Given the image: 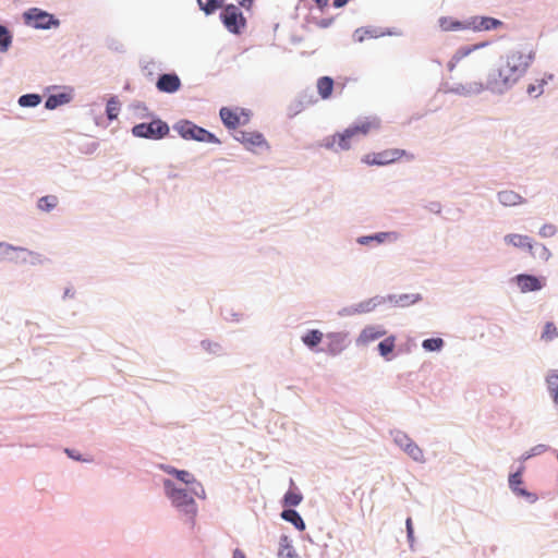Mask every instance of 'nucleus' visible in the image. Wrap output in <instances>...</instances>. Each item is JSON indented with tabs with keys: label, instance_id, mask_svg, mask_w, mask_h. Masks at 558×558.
Segmentation results:
<instances>
[{
	"label": "nucleus",
	"instance_id": "1",
	"mask_svg": "<svg viewBox=\"0 0 558 558\" xmlns=\"http://www.w3.org/2000/svg\"><path fill=\"white\" fill-rule=\"evenodd\" d=\"M380 128V120L376 117L365 118L349 126L341 133H336L324 140L323 146L333 150H348L351 143L362 136L377 131Z\"/></svg>",
	"mask_w": 558,
	"mask_h": 558
},
{
	"label": "nucleus",
	"instance_id": "2",
	"mask_svg": "<svg viewBox=\"0 0 558 558\" xmlns=\"http://www.w3.org/2000/svg\"><path fill=\"white\" fill-rule=\"evenodd\" d=\"M526 66L527 62L521 52L509 53L506 62L499 68L497 76L489 80L488 88L493 92L502 93L519 80L525 72Z\"/></svg>",
	"mask_w": 558,
	"mask_h": 558
},
{
	"label": "nucleus",
	"instance_id": "3",
	"mask_svg": "<svg viewBox=\"0 0 558 558\" xmlns=\"http://www.w3.org/2000/svg\"><path fill=\"white\" fill-rule=\"evenodd\" d=\"M402 158L412 160L414 159V155L408 153L404 149L389 148L379 153L366 154L362 158V161L368 166H387Z\"/></svg>",
	"mask_w": 558,
	"mask_h": 558
},
{
	"label": "nucleus",
	"instance_id": "4",
	"mask_svg": "<svg viewBox=\"0 0 558 558\" xmlns=\"http://www.w3.org/2000/svg\"><path fill=\"white\" fill-rule=\"evenodd\" d=\"M175 130L185 140L220 144V141L214 134L190 121L178 123Z\"/></svg>",
	"mask_w": 558,
	"mask_h": 558
},
{
	"label": "nucleus",
	"instance_id": "5",
	"mask_svg": "<svg viewBox=\"0 0 558 558\" xmlns=\"http://www.w3.org/2000/svg\"><path fill=\"white\" fill-rule=\"evenodd\" d=\"M132 132L137 137L158 140L169 133V126L161 120H154L150 123H141L135 125Z\"/></svg>",
	"mask_w": 558,
	"mask_h": 558
},
{
	"label": "nucleus",
	"instance_id": "6",
	"mask_svg": "<svg viewBox=\"0 0 558 558\" xmlns=\"http://www.w3.org/2000/svg\"><path fill=\"white\" fill-rule=\"evenodd\" d=\"M221 20L226 28L233 34H240L246 24L242 12L234 4L225 7L221 12Z\"/></svg>",
	"mask_w": 558,
	"mask_h": 558
},
{
	"label": "nucleus",
	"instance_id": "7",
	"mask_svg": "<svg viewBox=\"0 0 558 558\" xmlns=\"http://www.w3.org/2000/svg\"><path fill=\"white\" fill-rule=\"evenodd\" d=\"M219 114L223 124L228 129L232 130L236 129L240 125L247 124L251 119V112L242 108L230 109L223 107L220 109Z\"/></svg>",
	"mask_w": 558,
	"mask_h": 558
},
{
	"label": "nucleus",
	"instance_id": "8",
	"mask_svg": "<svg viewBox=\"0 0 558 558\" xmlns=\"http://www.w3.org/2000/svg\"><path fill=\"white\" fill-rule=\"evenodd\" d=\"M235 140L239 141L246 149L256 151L257 149H269V144L265 140L264 135L256 131H240L235 135Z\"/></svg>",
	"mask_w": 558,
	"mask_h": 558
},
{
	"label": "nucleus",
	"instance_id": "9",
	"mask_svg": "<svg viewBox=\"0 0 558 558\" xmlns=\"http://www.w3.org/2000/svg\"><path fill=\"white\" fill-rule=\"evenodd\" d=\"M27 24L36 28H49L52 25H58V21L53 19V15L44 12L37 8L31 9L25 14Z\"/></svg>",
	"mask_w": 558,
	"mask_h": 558
},
{
	"label": "nucleus",
	"instance_id": "10",
	"mask_svg": "<svg viewBox=\"0 0 558 558\" xmlns=\"http://www.w3.org/2000/svg\"><path fill=\"white\" fill-rule=\"evenodd\" d=\"M163 486L167 496L177 507L194 506L193 498L190 497L184 489L174 487L173 483L170 480H165Z\"/></svg>",
	"mask_w": 558,
	"mask_h": 558
},
{
	"label": "nucleus",
	"instance_id": "11",
	"mask_svg": "<svg viewBox=\"0 0 558 558\" xmlns=\"http://www.w3.org/2000/svg\"><path fill=\"white\" fill-rule=\"evenodd\" d=\"M386 333L387 330L383 326H366L356 338V343L359 345H367L368 343L384 337Z\"/></svg>",
	"mask_w": 558,
	"mask_h": 558
},
{
	"label": "nucleus",
	"instance_id": "12",
	"mask_svg": "<svg viewBox=\"0 0 558 558\" xmlns=\"http://www.w3.org/2000/svg\"><path fill=\"white\" fill-rule=\"evenodd\" d=\"M502 25V22L489 16H474L468 21V28L473 31H490Z\"/></svg>",
	"mask_w": 558,
	"mask_h": 558
},
{
	"label": "nucleus",
	"instance_id": "13",
	"mask_svg": "<svg viewBox=\"0 0 558 558\" xmlns=\"http://www.w3.org/2000/svg\"><path fill=\"white\" fill-rule=\"evenodd\" d=\"M522 470L523 468L509 476V486L517 495L525 497L531 502H535L537 500V496L521 487L523 483Z\"/></svg>",
	"mask_w": 558,
	"mask_h": 558
},
{
	"label": "nucleus",
	"instance_id": "14",
	"mask_svg": "<svg viewBox=\"0 0 558 558\" xmlns=\"http://www.w3.org/2000/svg\"><path fill=\"white\" fill-rule=\"evenodd\" d=\"M156 86L162 93H174L180 89L181 81L177 74H162Z\"/></svg>",
	"mask_w": 558,
	"mask_h": 558
},
{
	"label": "nucleus",
	"instance_id": "15",
	"mask_svg": "<svg viewBox=\"0 0 558 558\" xmlns=\"http://www.w3.org/2000/svg\"><path fill=\"white\" fill-rule=\"evenodd\" d=\"M486 45H487L486 43H481V44L461 47L460 49H458L457 52L453 54V57L451 58V60L448 63L449 70L452 71L462 59L468 57L473 51L485 47Z\"/></svg>",
	"mask_w": 558,
	"mask_h": 558
},
{
	"label": "nucleus",
	"instance_id": "16",
	"mask_svg": "<svg viewBox=\"0 0 558 558\" xmlns=\"http://www.w3.org/2000/svg\"><path fill=\"white\" fill-rule=\"evenodd\" d=\"M517 282L522 292L537 291L543 287L542 282L536 277L530 275H519Z\"/></svg>",
	"mask_w": 558,
	"mask_h": 558
},
{
	"label": "nucleus",
	"instance_id": "17",
	"mask_svg": "<svg viewBox=\"0 0 558 558\" xmlns=\"http://www.w3.org/2000/svg\"><path fill=\"white\" fill-rule=\"evenodd\" d=\"M333 80L330 76H322L316 82L318 95L322 99H329L333 90Z\"/></svg>",
	"mask_w": 558,
	"mask_h": 558
},
{
	"label": "nucleus",
	"instance_id": "18",
	"mask_svg": "<svg viewBox=\"0 0 558 558\" xmlns=\"http://www.w3.org/2000/svg\"><path fill=\"white\" fill-rule=\"evenodd\" d=\"M439 27L444 32L468 29V22H460L450 16H442L438 21Z\"/></svg>",
	"mask_w": 558,
	"mask_h": 558
},
{
	"label": "nucleus",
	"instance_id": "19",
	"mask_svg": "<svg viewBox=\"0 0 558 558\" xmlns=\"http://www.w3.org/2000/svg\"><path fill=\"white\" fill-rule=\"evenodd\" d=\"M505 242L515 247H526L529 251L533 248L531 239L527 235L515 233L508 234L505 236Z\"/></svg>",
	"mask_w": 558,
	"mask_h": 558
},
{
	"label": "nucleus",
	"instance_id": "20",
	"mask_svg": "<svg viewBox=\"0 0 558 558\" xmlns=\"http://www.w3.org/2000/svg\"><path fill=\"white\" fill-rule=\"evenodd\" d=\"M498 199L505 206H515L524 202L523 197L513 191L499 192Z\"/></svg>",
	"mask_w": 558,
	"mask_h": 558
},
{
	"label": "nucleus",
	"instance_id": "21",
	"mask_svg": "<svg viewBox=\"0 0 558 558\" xmlns=\"http://www.w3.org/2000/svg\"><path fill=\"white\" fill-rule=\"evenodd\" d=\"M278 555L281 558H298L289 537L286 535L280 537Z\"/></svg>",
	"mask_w": 558,
	"mask_h": 558
},
{
	"label": "nucleus",
	"instance_id": "22",
	"mask_svg": "<svg viewBox=\"0 0 558 558\" xmlns=\"http://www.w3.org/2000/svg\"><path fill=\"white\" fill-rule=\"evenodd\" d=\"M395 347H396V337L390 336V337H387L386 339H384L381 342H379L378 351L383 357H385L386 360L389 361V360H391L390 354L395 350Z\"/></svg>",
	"mask_w": 558,
	"mask_h": 558
},
{
	"label": "nucleus",
	"instance_id": "23",
	"mask_svg": "<svg viewBox=\"0 0 558 558\" xmlns=\"http://www.w3.org/2000/svg\"><path fill=\"white\" fill-rule=\"evenodd\" d=\"M282 519L288 522H291L298 530L303 531L305 529V523L301 515L292 509L283 510L281 513Z\"/></svg>",
	"mask_w": 558,
	"mask_h": 558
},
{
	"label": "nucleus",
	"instance_id": "24",
	"mask_svg": "<svg viewBox=\"0 0 558 558\" xmlns=\"http://www.w3.org/2000/svg\"><path fill=\"white\" fill-rule=\"evenodd\" d=\"M71 100V96L65 93H60L56 95H50L46 100V108L47 109H56L57 107L68 104Z\"/></svg>",
	"mask_w": 558,
	"mask_h": 558
},
{
	"label": "nucleus",
	"instance_id": "25",
	"mask_svg": "<svg viewBox=\"0 0 558 558\" xmlns=\"http://www.w3.org/2000/svg\"><path fill=\"white\" fill-rule=\"evenodd\" d=\"M161 468L166 473L174 475L179 481H181L185 484H192V483L196 482L194 480L193 475L191 473H189L187 471L177 470L169 465H167V466L162 465Z\"/></svg>",
	"mask_w": 558,
	"mask_h": 558
},
{
	"label": "nucleus",
	"instance_id": "26",
	"mask_svg": "<svg viewBox=\"0 0 558 558\" xmlns=\"http://www.w3.org/2000/svg\"><path fill=\"white\" fill-rule=\"evenodd\" d=\"M329 339L331 340L329 344V350L331 353L336 354L340 352L345 345V337L340 333L330 335Z\"/></svg>",
	"mask_w": 558,
	"mask_h": 558
},
{
	"label": "nucleus",
	"instance_id": "27",
	"mask_svg": "<svg viewBox=\"0 0 558 558\" xmlns=\"http://www.w3.org/2000/svg\"><path fill=\"white\" fill-rule=\"evenodd\" d=\"M547 387L554 401L558 402V373L551 372L546 378Z\"/></svg>",
	"mask_w": 558,
	"mask_h": 558
},
{
	"label": "nucleus",
	"instance_id": "28",
	"mask_svg": "<svg viewBox=\"0 0 558 558\" xmlns=\"http://www.w3.org/2000/svg\"><path fill=\"white\" fill-rule=\"evenodd\" d=\"M41 101V97L37 94H26L19 98L21 107H36Z\"/></svg>",
	"mask_w": 558,
	"mask_h": 558
},
{
	"label": "nucleus",
	"instance_id": "29",
	"mask_svg": "<svg viewBox=\"0 0 558 558\" xmlns=\"http://www.w3.org/2000/svg\"><path fill=\"white\" fill-rule=\"evenodd\" d=\"M58 204V198L54 195H47L38 201V208L44 211H50Z\"/></svg>",
	"mask_w": 558,
	"mask_h": 558
},
{
	"label": "nucleus",
	"instance_id": "30",
	"mask_svg": "<svg viewBox=\"0 0 558 558\" xmlns=\"http://www.w3.org/2000/svg\"><path fill=\"white\" fill-rule=\"evenodd\" d=\"M323 339V333L319 330H311L303 338V342L308 347L317 345Z\"/></svg>",
	"mask_w": 558,
	"mask_h": 558
},
{
	"label": "nucleus",
	"instance_id": "31",
	"mask_svg": "<svg viewBox=\"0 0 558 558\" xmlns=\"http://www.w3.org/2000/svg\"><path fill=\"white\" fill-rule=\"evenodd\" d=\"M197 1H198L201 9L206 14L214 13L218 8H220L222 5V2H223V0H206L205 2H203L202 0H197Z\"/></svg>",
	"mask_w": 558,
	"mask_h": 558
},
{
	"label": "nucleus",
	"instance_id": "32",
	"mask_svg": "<svg viewBox=\"0 0 558 558\" xmlns=\"http://www.w3.org/2000/svg\"><path fill=\"white\" fill-rule=\"evenodd\" d=\"M12 43V37L7 27L0 26V51L5 52Z\"/></svg>",
	"mask_w": 558,
	"mask_h": 558
},
{
	"label": "nucleus",
	"instance_id": "33",
	"mask_svg": "<svg viewBox=\"0 0 558 558\" xmlns=\"http://www.w3.org/2000/svg\"><path fill=\"white\" fill-rule=\"evenodd\" d=\"M302 501V495L294 490L286 493L283 502L286 506L295 507Z\"/></svg>",
	"mask_w": 558,
	"mask_h": 558
},
{
	"label": "nucleus",
	"instance_id": "34",
	"mask_svg": "<svg viewBox=\"0 0 558 558\" xmlns=\"http://www.w3.org/2000/svg\"><path fill=\"white\" fill-rule=\"evenodd\" d=\"M558 337L557 327L553 323H547L542 333V340L551 341Z\"/></svg>",
	"mask_w": 558,
	"mask_h": 558
},
{
	"label": "nucleus",
	"instance_id": "35",
	"mask_svg": "<svg viewBox=\"0 0 558 558\" xmlns=\"http://www.w3.org/2000/svg\"><path fill=\"white\" fill-rule=\"evenodd\" d=\"M444 345V340L441 338H430L423 341L422 347L426 351H437L440 350Z\"/></svg>",
	"mask_w": 558,
	"mask_h": 558
},
{
	"label": "nucleus",
	"instance_id": "36",
	"mask_svg": "<svg viewBox=\"0 0 558 558\" xmlns=\"http://www.w3.org/2000/svg\"><path fill=\"white\" fill-rule=\"evenodd\" d=\"M393 440H395L396 445L399 446L403 450L407 447H409L410 444L412 442V439L405 433L400 432V430H397L393 434Z\"/></svg>",
	"mask_w": 558,
	"mask_h": 558
},
{
	"label": "nucleus",
	"instance_id": "37",
	"mask_svg": "<svg viewBox=\"0 0 558 558\" xmlns=\"http://www.w3.org/2000/svg\"><path fill=\"white\" fill-rule=\"evenodd\" d=\"M404 451L415 461H423L424 459L422 449L413 441L404 449Z\"/></svg>",
	"mask_w": 558,
	"mask_h": 558
},
{
	"label": "nucleus",
	"instance_id": "38",
	"mask_svg": "<svg viewBox=\"0 0 558 558\" xmlns=\"http://www.w3.org/2000/svg\"><path fill=\"white\" fill-rule=\"evenodd\" d=\"M119 110H120L119 101L113 98L110 99L108 101L107 108H106L108 118L110 120L116 119L118 117Z\"/></svg>",
	"mask_w": 558,
	"mask_h": 558
},
{
	"label": "nucleus",
	"instance_id": "39",
	"mask_svg": "<svg viewBox=\"0 0 558 558\" xmlns=\"http://www.w3.org/2000/svg\"><path fill=\"white\" fill-rule=\"evenodd\" d=\"M556 231L557 229L554 225H544L539 230V234L543 238H550L556 234Z\"/></svg>",
	"mask_w": 558,
	"mask_h": 558
},
{
	"label": "nucleus",
	"instance_id": "40",
	"mask_svg": "<svg viewBox=\"0 0 558 558\" xmlns=\"http://www.w3.org/2000/svg\"><path fill=\"white\" fill-rule=\"evenodd\" d=\"M388 235H389V233L383 232V233H379V234H377L375 236H363V238H361L359 240V242L362 243V244H366V243H368L372 240H377L378 242H383L385 240V238H387Z\"/></svg>",
	"mask_w": 558,
	"mask_h": 558
},
{
	"label": "nucleus",
	"instance_id": "41",
	"mask_svg": "<svg viewBox=\"0 0 558 558\" xmlns=\"http://www.w3.org/2000/svg\"><path fill=\"white\" fill-rule=\"evenodd\" d=\"M354 36L357 41H363L365 37H372L373 34L368 29L359 28L355 31Z\"/></svg>",
	"mask_w": 558,
	"mask_h": 558
},
{
	"label": "nucleus",
	"instance_id": "42",
	"mask_svg": "<svg viewBox=\"0 0 558 558\" xmlns=\"http://www.w3.org/2000/svg\"><path fill=\"white\" fill-rule=\"evenodd\" d=\"M202 345L205 350L210 352H217L220 349L219 344L213 343L210 341H203Z\"/></svg>",
	"mask_w": 558,
	"mask_h": 558
},
{
	"label": "nucleus",
	"instance_id": "43",
	"mask_svg": "<svg viewBox=\"0 0 558 558\" xmlns=\"http://www.w3.org/2000/svg\"><path fill=\"white\" fill-rule=\"evenodd\" d=\"M407 532H408L409 539L412 541V538H413V525H412V520L410 518L407 519Z\"/></svg>",
	"mask_w": 558,
	"mask_h": 558
},
{
	"label": "nucleus",
	"instance_id": "44",
	"mask_svg": "<svg viewBox=\"0 0 558 558\" xmlns=\"http://www.w3.org/2000/svg\"><path fill=\"white\" fill-rule=\"evenodd\" d=\"M236 2L245 9H251L253 4V0H236Z\"/></svg>",
	"mask_w": 558,
	"mask_h": 558
},
{
	"label": "nucleus",
	"instance_id": "45",
	"mask_svg": "<svg viewBox=\"0 0 558 558\" xmlns=\"http://www.w3.org/2000/svg\"><path fill=\"white\" fill-rule=\"evenodd\" d=\"M318 9L324 10L328 5L329 0H313Z\"/></svg>",
	"mask_w": 558,
	"mask_h": 558
},
{
	"label": "nucleus",
	"instance_id": "46",
	"mask_svg": "<svg viewBox=\"0 0 558 558\" xmlns=\"http://www.w3.org/2000/svg\"><path fill=\"white\" fill-rule=\"evenodd\" d=\"M547 449L545 445H538L532 449V454L544 452Z\"/></svg>",
	"mask_w": 558,
	"mask_h": 558
},
{
	"label": "nucleus",
	"instance_id": "47",
	"mask_svg": "<svg viewBox=\"0 0 558 558\" xmlns=\"http://www.w3.org/2000/svg\"><path fill=\"white\" fill-rule=\"evenodd\" d=\"M332 23V19H328V20H322L317 23V25L322 28H326L328 26H330V24Z\"/></svg>",
	"mask_w": 558,
	"mask_h": 558
},
{
	"label": "nucleus",
	"instance_id": "48",
	"mask_svg": "<svg viewBox=\"0 0 558 558\" xmlns=\"http://www.w3.org/2000/svg\"><path fill=\"white\" fill-rule=\"evenodd\" d=\"M12 250H14L13 246H11L9 244L0 243V251L2 253H8L9 251H12Z\"/></svg>",
	"mask_w": 558,
	"mask_h": 558
},
{
	"label": "nucleus",
	"instance_id": "49",
	"mask_svg": "<svg viewBox=\"0 0 558 558\" xmlns=\"http://www.w3.org/2000/svg\"><path fill=\"white\" fill-rule=\"evenodd\" d=\"M233 558H246V557L243 551H241L240 549H235L233 553Z\"/></svg>",
	"mask_w": 558,
	"mask_h": 558
},
{
	"label": "nucleus",
	"instance_id": "50",
	"mask_svg": "<svg viewBox=\"0 0 558 558\" xmlns=\"http://www.w3.org/2000/svg\"><path fill=\"white\" fill-rule=\"evenodd\" d=\"M535 92V87L533 85L529 86L527 93L531 95Z\"/></svg>",
	"mask_w": 558,
	"mask_h": 558
},
{
	"label": "nucleus",
	"instance_id": "51",
	"mask_svg": "<svg viewBox=\"0 0 558 558\" xmlns=\"http://www.w3.org/2000/svg\"><path fill=\"white\" fill-rule=\"evenodd\" d=\"M543 251H544V253H545V255H546V256H548V255H549V253H548V251H547V248H546V247H543Z\"/></svg>",
	"mask_w": 558,
	"mask_h": 558
},
{
	"label": "nucleus",
	"instance_id": "52",
	"mask_svg": "<svg viewBox=\"0 0 558 558\" xmlns=\"http://www.w3.org/2000/svg\"><path fill=\"white\" fill-rule=\"evenodd\" d=\"M404 299H408V295H404ZM400 301H401V302H404V301H403V296H401V298H400Z\"/></svg>",
	"mask_w": 558,
	"mask_h": 558
},
{
	"label": "nucleus",
	"instance_id": "53",
	"mask_svg": "<svg viewBox=\"0 0 558 558\" xmlns=\"http://www.w3.org/2000/svg\"><path fill=\"white\" fill-rule=\"evenodd\" d=\"M66 453L70 456V457H73V454L71 453L70 450H66Z\"/></svg>",
	"mask_w": 558,
	"mask_h": 558
}]
</instances>
